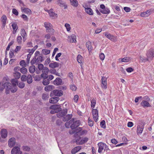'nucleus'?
Masks as SVG:
<instances>
[{
  "label": "nucleus",
  "instance_id": "1",
  "mask_svg": "<svg viewBox=\"0 0 154 154\" xmlns=\"http://www.w3.org/2000/svg\"><path fill=\"white\" fill-rule=\"evenodd\" d=\"M12 84L9 82H6L2 85L1 88H0V91H2L5 88V93L6 94L9 93V90L11 89L12 88Z\"/></svg>",
  "mask_w": 154,
  "mask_h": 154
},
{
  "label": "nucleus",
  "instance_id": "2",
  "mask_svg": "<svg viewBox=\"0 0 154 154\" xmlns=\"http://www.w3.org/2000/svg\"><path fill=\"white\" fill-rule=\"evenodd\" d=\"M147 58L145 59L146 61L150 62L153 59L154 57V49H149L146 54Z\"/></svg>",
  "mask_w": 154,
  "mask_h": 154
},
{
  "label": "nucleus",
  "instance_id": "3",
  "mask_svg": "<svg viewBox=\"0 0 154 154\" xmlns=\"http://www.w3.org/2000/svg\"><path fill=\"white\" fill-rule=\"evenodd\" d=\"M44 26L46 28L47 32L52 33H53L55 30L52 28V26L51 23L48 22H45L44 23Z\"/></svg>",
  "mask_w": 154,
  "mask_h": 154
},
{
  "label": "nucleus",
  "instance_id": "4",
  "mask_svg": "<svg viewBox=\"0 0 154 154\" xmlns=\"http://www.w3.org/2000/svg\"><path fill=\"white\" fill-rule=\"evenodd\" d=\"M88 139L87 137H85L82 139L80 137L77 138L76 141L75 143L78 145H82L86 143L88 140Z\"/></svg>",
  "mask_w": 154,
  "mask_h": 154
},
{
  "label": "nucleus",
  "instance_id": "5",
  "mask_svg": "<svg viewBox=\"0 0 154 154\" xmlns=\"http://www.w3.org/2000/svg\"><path fill=\"white\" fill-rule=\"evenodd\" d=\"M101 87L103 89H106L107 88V78L106 77L103 76L101 79Z\"/></svg>",
  "mask_w": 154,
  "mask_h": 154
},
{
  "label": "nucleus",
  "instance_id": "6",
  "mask_svg": "<svg viewBox=\"0 0 154 154\" xmlns=\"http://www.w3.org/2000/svg\"><path fill=\"white\" fill-rule=\"evenodd\" d=\"M75 119H72V120H73L72 124L71 125L70 128L72 129H74L78 127L80 124V122L79 120H75Z\"/></svg>",
  "mask_w": 154,
  "mask_h": 154
},
{
  "label": "nucleus",
  "instance_id": "7",
  "mask_svg": "<svg viewBox=\"0 0 154 154\" xmlns=\"http://www.w3.org/2000/svg\"><path fill=\"white\" fill-rule=\"evenodd\" d=\"M144 124L142 122L139 125H137V133L138 135L142 133L144 128Z\"/></svg>",
  "mask_w": 154,
  "mask_h": 154
},
{
  "label": "nucleus",
  "instance_id": "8",
  "mask_svg": "<svg viewBox=\"0 0 154 154\" xmlns=\"http://www.w3.org/2000/svg\"><path fill=\"white\" fill-rule=\"evenodd\" d=\"M11 153V154H23L20 148L17 146H14L13 148Z\"/></svg>",
  "mask_w": 154,
  "mask_h": 154
},
{
  "label": "nucleus",
  "instance_id": "9",
  "mask_svg": "<svg viewBox=\"0 0 154 154\" xmlns=\"http://www.w3.org/2000/svg\"><path fill=\"white\" fill-rule=\"evenodd\" d=\"M59 113H57L56 115L57 116L58 118H61V117L65 116L67 114V109H63Z\"/></svg>",
  "mask_w": 154,
  "mask_h": 154
},
{
  "label": "nucleus",
  "instance_id": "10",
  "mask_svg": "<svg viewBox=\"0 0 154 154\" xmlns=\"http://www.w3.org/2000/svg\"><path fill=\"white\" fill-rule=\"evenodd\" d=\"M104 35L112 41H115L117 40L116 37L111 34L108 32H105Z\"/></svg>",
  "mask_w": 154,
  "mask_h": 154
},
{
  "label": "nucleus",
  "instance_id": "11",
  "mask_svg": "<svg viewBox=\"0 0 154 154\" xmlns=\"http://www.w3.org/2000/svg\"><path fill=\"white\" fill-rule=\"evenodd\" d=\"M57 4L61 7H64L65 9L67 8L66 2L63 0H57Z\"/></svg>",
  "mask_w": 154,
  "mask_h": 154
},
{
  "label": "nucleus",
  "instance_id": "12",
  "mask_svg": "<svg viewBox=\"0 0 154 154\" xmlns=\"http://www.w3.org/2000/svg\"><path fill=\"white\" fill-rule=\"evenodd\" d=\"M1 21L2 23V29H5V28L6 24L7 17L5 15H3L1 17Z\"/></svg>",
  "mask_w": 154,
  "mask_h": 154
},
{
  "label": "nucleus",
  "instance_id": "13",
  "mask_svg": "<svg viewBox=\"0 0 154 154\" xmlns=\"http://www.w3.org/2000/svg\"><path fill=\"white\" fill-rule=\"evenodd\" d=\"M16 143V139L14 137L10 138L8 141V146L10 147L14 146Z\"/></svg>",
  "mask_w": 154,
  "mask_h": 154
},
{
  "label": "nucleus",
  "instance_id": "14",
  "mask_svg": "<svg viewBox=\"0 0 154 154\" xmlns=\"http://www.w3.org/2000/svg\"><path fill=\"white\" fill-rule=\"evenodd\" d=\"M106 145V144L102 142H100L98 143V152L100 153L102 152L104 148Z\"/></svg>",
  "mask_w": 154,
  "mask_h": 154
},
{
  "label": "nucleus",
  "instance_id": "15",
  "mask_svg": "<svg viewBox=\"0 0 154 154\" xmlns=\"http://www.w3.org/2000/svg\"><path fill=\"white\" fill-rule=\"evenodd\" d=\"M50 109L55 110L57 111V112H59L61 110L60 106L59 105H52L50 106Z\"/></svg>",
  "mask_w": 154,
  "mask_h": 154
},
{
  "label": "nucleus",
  "instance_id": "16",
  "mask_svg": "<svg viewBox=\"0 0 154 154\" xmlns=\"http://www.w3.org/2000/svg\"><path fill=\"white\" fill-rule=\"evenodd\" d=\"M1 135L2 138H6L8 135V132L5 129H2L0 131Z\"/></svg>",
  "mask_w": 154,
  "mask_h": 154
},
{
  "label": "nucleus",
  "instance_id": "17",
  "mask_svg": "<svg viewBox=\"0 0 154 154\" xmlns=\"http://www.w3.org/2000/svg\"><path fill=\"white\" fill-rule=\"evenodd\" d=\"M53 93L55 96H61L63 94V91L61 90H56L53 91Z\"/></svg>",
  "mask_w": 154,
  "mask_h": 154
},
{
  "label": "nucleus",
  "instance_id": "18",
  "mask_svg": "<svg viewBox=\"0 0 154 154\" xmlns=\"http://www.w3.org/2000/svg\"><path fill=\"white\" fill-rule=\"evenodd\" d=\"M62 83V79L59 78H57L53 82V84L57 85H61Z\"/></svg>",
  "mask_w": 154,
  "mask_h": 154
},
{
  "label": "nucleus",
  "instance_id": "19",
  "mask_svg": "<svg viewBox=\"0 0 154 154\" xmlns=\"http://www.w3.org/2000/svg\"><path fill=\"white\" fill-rule=\"evenodd\" d=\"M76 36L74 34L71 35V36H69V41L71 43H76Z\"/></svg>",
  "mask_w": 154,
  "mask_h": 154
},
{
  "label": "nucleus",
  "instance_id": "20",
  "mask_svg": "<svg viewBox=\"0 0 154 154\" xmlns=\"http://www.w3.org/2000/svg\"><path fill=\"white\" fill-rule=\"evenodd\" d=\"M47 11L51 17H52L54 18L57 17V14L53 12V9H51Z\"/></svg>",
  "mask_w": 154,
  "mask_h": 154
},
{
  "label": "nucleus",
  "instance_id": "21",
  "mask_svg": "<svg viewBox=\"0 0 154 154\" xmlns=\"http://www.w3.org/2000/svg\"><path fill=\"white\" fill-rule=\"evenodd\" d=\"M81 146H78L75 147L71 150V153L72 154H75L76 153L79 151L81 149Z\"/></svg>",
  "mask_w": 154,
  "mask_h": 154
},
{
  "label": "nucleus",
  "instance_id": "22",
  "mask_svg": "<svg viewBox=\"0 0 154 154\" xmlns=\"http://www.w3.org/2000/svg\"><path fill=\"white\" fill-rule=\"evenodd\" d=\"M50 81L48 78V75L47 76H45V79L43 80L42 83L44 85H47L49 84Z\"/></svg>",
  "mask_w": 154,
  "mask_h": 154
},
{
  "label": "nucleus",
  "instance_id": "23",
  "mask_svg": "<svg viewBox=\"0 0 154 154\" xmlns=\"http://www.w3.org/2000/svg\"><path fill=\"white\" fill-rule=\"evenodd\" d=\"M131 58L129 57H125L123 58H120L119 59V62H121L127 63L131 60Z\"/></svg>",
  "mask_w": 154,
  "mask_h": 154
},
{
  "label": "nucleus",
  "instance_id": "24",
  "mask_svg": "<svg viewBox=\"0 0 154 154\" xmlns=\"http://www.w3.org/2000/svg\"><path fill=\"white\" fill-rule=\"evenodd\" d=\"M59 99V97H52L49 99V102L52 103H56L58 101Z\"/></svg>",
  "mask_w": 154,
  "mask_h": 154
},
{
  "label": "nucleus",
  "instance_id": "25",
  "mask_svg": "<svg viewBox=\"0 0 154 154\" xmlns=\"http://www.w3.org/2000/svg\"><path fill=\"white\" fill-rule=\"evenodd\" d=\"M22 11H23L24 13L30 14H31V11L30 9L28 8H23L21 7Z\"/></svg>",
  "mask_w": 154,
  "mask_h": 154
},
{
  "label": "nucleus",
  "instance_id": "26",
  "mask_svg": "<svg viewBox=\"0 0 154 154\" xmlns=\"http://www.w3.org/2000/svg\"><path fill=\"white\" fill-rule=\"evenodd\" d=\"M60 64L56 62H54L53 63H50L49 64V66L51 68H55L58 67Z\"/></svg>",
  "mask_w": 154,
  "mask_h": 154
},
{
  "label": "nucleus",
  "instance_id": "27",
  "mask_svg": "<svg viewBox=\"0 0 154 154\" xmlns=\"http://www.w3.org/2000/svg\"><path fill=\"white\" fill-rule=\"evenodd\" d=\"M72 114L67 115L66 116H65L63 118V120L64 122L68 121L72 117Z\"/></svg>",
  "mask_w": 154,
  "mask_h": 154
},
{
  "label": "nucleus",
  "instance_id": "28",
  "mask_svg": "<svg viewBox=\"0 0 154 154\" xmlns=\"http://www.w3.org/2000/svg\"><path fill=\"white\" fill-rule=\"evenodd\" d=\"M141 105L144 107L150 106V105L149 103L147 101L145 100L143 101L141 103Z\"/></svg>",
  "mask_w": 154,
  "mask_h": 154
},
{
  "label": "nucleus",
  "instance_id": "29",
  "mask_svg": "<svg viewBox=\"0 0 154 154\" xmlns=\"http://www.w3.org/2000/svg\"><path fill=\"white\" fill-rule=\"evenodd\" d=\"M86 47L88 48L89 52L91 51L92 49L91 42L90 41H88L86 42Z\"/></svg>",
  "mask_w": 154,
  "mask_h": 154
},
{
  "label": "nucleus",
  "instance_id": "30",
  "mask_svg": "<svg viewBox=\"0 0 154 154\" xmlns=\"http://www.w3.org/2000/svg\"><path fill=\"white\" fill-rule=\"evenodd\" d=\"M100 11L104 14H108L110 13V10L107 8H105L104 9H100Z\"/></svg>",
  "mask_w": 154,
  "mask_h": 154
},
{
  "label": "nucleus",
  "instance_id": "31",
  "mask_svg": "<svg viewBox=\"0 0 154 154\" xmlns=\"http://www.w3.org/2000/svg\"><path fill=\"white\" fill-rule=\"evenodd\" d=\"M92 113L93 118L95 122H96V109H92Z\"/></svg>",
  "mask_w": 154,
  "mask_h": 154
},
{
  "label": "nucleus",
  "instance_id": "32",
  "mask_svg": "<svg viewBox=\"0 0 154 154\" xmlns=\"http://www.w3.org/2000/svg\"><path fill=\"white\" fill-rule=\"evenodd\" d=\"M150 11H146L140 14V16L142 17H146L149 16L150 14Z\"/></svg>",
  "mask_w": 154,
  "mask_h": 154
},
{
  "label": "nucleus",
  "instance_id": "33",
  "mask_svg": "<svg viewBox=\"0 0 154 154\" xmlns=\"http://www.w3.org/2000/svg\"><path fill=\"white\" fill-rule=\"evenodd\" d=\"M71 5L73 6L76 7L78 6V3L77 0H70Z\"/></svg>",
  "mask_w": 154,
  "mask_h": 154
},
{
  "label": "nucleus",
  "instance_id": "34",
  "mask_svg": "<svg viewBox=\"0 0 154 154\" xmlns=\"http://www.w3.org/2000/svg\"><path fill=\"white\" fill-rule=\"evenodd\" d=\"M26 80L27 82L29 84H30L32 83V80L30 75H28L26 78Z\"/></svg>",
  "mask_w": 154,
  "mask_h": 154
},
{
  "label": "nucleus",
  "instance_id": "35",
  "mask_svg": "<svg viewBox=\"0 0 154 154\" xmlns=\"http://www.w3.org/2000/svg\"><path fill=\"white\" fill-rule=\"evenodd\" d=\"M54 86L51 85H49L45 86V90L46 91H51L53 89Z\"/></svg>",
  "mask_w": 154,
  "mask_h": 154
},
{
  "label": "nucleus",
  "instance_id": "36",
  "mask_svg": "<svg viewBox=\"0 0 154 154\" xmlns=\"http://www.w3.org/2000/svg\"><path fill=\"white\" fill-rule=\"evenodd\" d=\"M100 126L102 128L104 129H105L106 128V122L104 120H102L100 122Z\"/></svg>",
  "mask_w": 154,
  "mask_h": 154
},
{
  "label": "nucleus",
  "instance_id": "37",
  "mask_svg": "<svg viewBox=\"0 0 154 154\" xmlns=\"http://www.w3.org/2000/svg\"><path fill=\"white\" fill-rule=\"evenodd\" d=\"M42 72L46 75H47L49 72L48 68L46 67H44L42 69Z\"/></svg>",
  "mask_w": 154,
  "mask_h": 154
},
{
  "label": "nucleus",
  "instance_id": "38",
  "mask_svg": "<svg viewBox=\"0 0 154 154\" xmlns=\"http://www.w3.org/2000/svg\"><path fill=\"white\" fill-rule=\"evenodd\" d=\"M20 34L22 36L23 38L24 39L26 35V33L25 32V30L23 29H22L20 30Z\"/></svg>",
  "mask_w": 154,
  "mask_h": 154
},
{
  "label": "nucleus",
  "instance_id": "39",
  "mask_svg": "<svg viewBox=\"0 0 154 154\" xmlns=\"http://www.w3.org/2000/svg\"><path fill=\"white\" fill-rule=\"evenodd\" d=\"M73 122V120H70L69 122H66L65 124V127L68 128H69L70 127L71 124H72Z\"/></svg>",
  "mask_w": 154,
  "mask_h": 154
},
{
  "label": "nucleus",
  "instance_id": "40",
  "mask_svg": "<svg viewBox=\"0 0 154 154\" xmlns=\"http://www.w3.org/2000/svg\"><path fill=\"white\" fill-rule=\"evenodd\" d=\"M35 66L34 65H32L29 68V71L30 73H33L35 71Z\"/></svg>",
  "mask_w": 154,
  "mask_h": 154
},
{
  "label": "nucleus",
  "instance_id": "41",
  "mask_svg": "<svg viewBox=\"0 0 154 154\" xmlns=\"http://www.w3.org/2000/svg\"><path fill=\"white\" fill-rule=\"evenodd\" d=\"M79 134L81 135H83L86 134L87 133V131L86 130L82 131V129L81 128H79Z\"/></svg>",
  "mask_w": 154,
  "mask_h": 154
},
{
  "label": "nucleus",
  "instance_id": "42",
  "mask_svg": "<svg viewBox=\"0 0 154 154\" xmlns=\"http://www.w3.org/2000/svg\"><path fill=\"white\" fill-rule=\"evenodd\" d=\"M13 86L16 87L17 85L18 82L17 79H13L11 82Z\"/></svg>",
  "mask_w": 154,
  "mask_h": 154
},
{
  "label": "nucleus",
  "instance_id": "43",
  "mask_svg": "<svg viewBox=\"0 0 154 154\" xmlns=\"http://www.w3.org/2000/svg\"><path fill=\"white\" fill-rule=\"evenodd\" d=\"M85 11L87 14L89 15H92L93 14V11L90 8L86 9Z\"/></svg>",
  "mask_w": 154,
  "mask_h": 154
},
{
  "label": "nucleus",
  "instance_id": "44",
  "mask_svg": "<svg viewBox=\"0 0 154 154\" xmlns=\"http://www.w3.org/2000/svg\"><path fill=\"white\" fill-rule=\"evenodd\" d=\"M21 75V74L20 72H16L14 73V76L16 79H18L20 77Z\"/></svg>",
  "mask_w": 154,
  "mask_h": 154
},
{
  "label": "nucleus",
  "instance_id": "45",
  "mask_svg": "<svg viewBox=\"0 0 154 154\" xmlns=\"http://www.w3.org/2000/svg\"><path fill=\"white\" fill-rule=\"evenodd\" d=\"M82 57L80 55H78L77 57V60L79 63H82Z\"/></svg>",
  "mask_w": 154,
  "mask_h": 154
},
{
  "label": "nucleus",
  "instance_id": "46",
  "mask_svg": "<svg viewBox=\"0 0 154 154\" xmlns=\"http://www.w3.org/2000/svg\"><path fill=\"white\" fill-rule=\"evenodd\" d=\"M17 85L18 87L20 88H24L25 86L24 83L23 82H20L17 84Z\"/></svg>",
  "mask_w": 154,
  "mask_h": 154
},
{
  "label": "nucleus",
  "instance_id": "47",
  "mask_svg": "<svg viewBox=\"0 0 154 154\" xmlns=\"http://www.w3.org/2000/svg\"><path fill=\"white\" fill-rule=\"evenodd\" d=\"M12 26L14 30H17L18 29L17 24L16 23H14L12 25Z\"/></svg>",
  "mask_w": 154,
  "mask_h": 154
},
{
  "label": "nucleus",
  "instance_id": "48",
  "mask_svg": "<svg viewBox=\"0 0 154 154\" xmlns=\"http://www.w3.org/2000/svg\"><path fill=\"white\" fill-rule=\"evenodd\" d=\"M20 71L22 73L25 74L27 72V70L26 68L22 67L20 69Z\"/></svg>",
  "mask_w": 154,
  "mask_h": 154
},
{
  "label": "nucleus",
  "instance_id": "49",
  "mask_svg": "<svg viewBox=\"0 0 154 154\" xmlns=\"http://www.w3.org/2000/svg\"><path fill=\"white\" fill-rule=\"evenodd\" d=\"M96 103V100L94 99H93L91 101V107L92 108H94L95 106Z\"/></svg>",
  "mask_w": 154,
  "mask_h": 154
},
{
  "label": "nucleus",
  "instance_id": "50",
  "mask_svg": "<svg viewBox=\"0 0 154 154\" xmlns=\"http://www.w3.org/2000/svg\"><path fill=\"white\" fill-rule=\"evenodd\" d=\"M49 98V95L48 94H43L42 95V98L43 100H46Z\"/></svg>",
  "mask_w": 154,
  "mask_h": 154
},
{
  "label": "nucleus",
  "instance_id": "51",
  "mask_svg": "<svg viewBox=\"0 0 154 154\" xmlns=\"http://www.w3.org/2000/svg\"><path fill=\"white\" fill-rule=\"evenodd\" d=\"M42 51L43 53L45 55L49 54L50 52V50L45 49H43L42 50Z\"/></svg>",
  "mask_w": 154,
  "mask_h": 154
},
{
  "label": "nucleus",
  "instance_id": "52",
  "mask_svg": "<svg viewBox=\"0 0 154 154\" xmlns=\"http://www.w3.org/2000/svg\"><path fill=\"white\" fill-rule=\"evenodd\" d=\"M36 61L38 63H39L40 62H42L43 59H42V57L41 56H39L37 57V59H36Z\"/></svg>",
  "mask_w": 154,
  "mask_h": 154
},
{
  "label": "nucleus",
  "instance_id": "53",
  "mask_svg": "<svg viewBox=\"0 0 154 154\" xmlns=\"http://www.w3.org/2000/svg\"><path fill=\"white\" fill-rule=\"evenodd\" d=\"M22 148L25 151H29L30 150V148L27 146H23Z\"/></svg>",
  "mask_w": 154,
  "mask_h": 154
},
{
  "label": "nucleus",
  "instance_id": "54",
  "mask_svg": "<svg viewBox=\"0 0 154 154\" xmlns=\"http://www.w3.org/2000/svg\"><path fill=\"white\" fill-rule=\"evenodd\" d=\"M27 77L26 75H23L21 77V80L23 82H25L26 81Z\"/></svg>",
  "mask_w": 154,
  "mask_h": 154
},
{
  "label": "nucleus",
  "instance_id": "55",
  "mask_svg": "<svg viewBox=\"0 0 154 154\" xmlns=\"http://www.w3.org/2000/svg\"><path fill=\"white\" fill-rule=\"evenodd\" d=\"M38 47L37 45H36L29 52V53L31 54H32L38 48Z\"/></svg>",
  "mask_w": 154,
  "mask_h": 154
},
{
  "label": "nucleus",
  "instance_id": "56",
  "mask_svg": "<svg viewBox=\"0 0 154 154\" xmlns=\"http://www.w3.org/2000/svg\"><path fill=\"white\" fill-rule=\"evenodd\" d=\"M65 26L66 27L67 31H69L71 29L70 25L68 23H66L65 25Z\"/></svg>",
  "mask_w": 154,
  "mask_h": 154
},
{
  "label": "nucleus",
  "instance_id": "57",
  "mask_svg": "<svg viewBox=\"0 0 154 154\" xmlns=\"http://www.w3.org/2000/svg\"><path fill=\"white\" fill-rule=\"evenodd\" d=\"M17 90V87L13 86L11 90V91L12 92L14 93L16 92Z\"/></svg>",
  "mask_w": 154,
  "mask_h": 154
},
{
  "label": "nucleus",
  "instance_id": "58",
  "mask_svg": "<svg viewBox=\"0 0 154 154\" xmlns=\"http://www.w3.org/2000/svg\"><path fill=\"white\" fill-rule=\"evenodd\" d=\"M76 87L74 85H70V88L72 91H75L76 89Z\"/></svg>",
  "mask_w": 154,
  "mask_h": 154
},
{
  "label": "nucleus",
  "instance_id": "59",
  "mask_svg": "<svg viewBox=\"0 0 154 154\" xmlns=\"http://www.w3.org/2000/svg\"><path fill=\"white\" fill-rule=\"evenodd\" d=\"M21 17L24 20L26 21H28V18L26 15L23 14L21 16Z\"/></svg>",
  "mask_w": 154,
  "mask_h": 154
},
{
  "label": "nucleus",
  "instance_id": "60",
  "mask_svg": "<svg viewBox=\"0 0 154 154\" xmlns=\"http://www.w3.org/2000/svg\"><path fill=\"white\" fill-rule=\"evenodd\" d=\"M44 67V66L42 64H39L38 65V68L40 70H42Z\"/></svg>",
  "mask_w": 154,
  "mask_h": 154
},
{
  "label": "nucleus",
  "instance_id": "61",
  "mask_svg": "<svg viewBox=\"0 0 154 154\" xmlns=\"http://www.w3.org/2000/svg\"><path fill=\"white\" fill-rule=\"evenodd\" d=\"M20 65L22 66H26V64L25 63V61L24 60H22L21 61L20 63Z\"/></svg>",
  "mask_w": 154,
  "mask_h": 154
},
{
  "label": "nucleus",
  "instance_id": "62",
  "mask_svg": "<svg viewBox=\"0 0 154 154\" xmlns=\"http://www.w3.org/2000/svg\"><path fill=\"white\" fill-rule=\"evenodd\" d=\"M22 38L21 36H18L17 38V41L19 44H21L22 42Z\"/></svg>",
  "mask_w": 154,
  "mask_h": 154
},
{
  "label": "nucleus",
  "instance_id": "63",
  "mask_svg": "<svg viewBox=\"0 0 154 154\" xmlns=\"http://www.w3.org/2000/svg\"><path fill=\"white\" fill-rule=\"evenodd\" d=\"M12 11V13L15 15L17 16L18 15V12L16 9L15 8L13 9Z\"/></svg>",
  "mask_w": 154,
  "mask_h": 154
},
{
  "label": "nucleus",
  "instance_id": "64",
  "mask_svg": "<svg viewBox=\"0 0 154 154\" xmlns=\"http://www.w3.org/2000/svg\"><path fill=\"white\" fill-rule=\"evenodd\" d=\"M88 123L89 125L90 126H92L93 125V122L89 118H88Z\"/></svg>",
  "mask_w": 154,
  "mask_h": 154
}]
</instances>
